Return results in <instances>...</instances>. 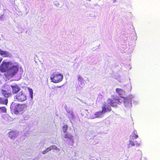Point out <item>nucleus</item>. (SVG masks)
Wrapping results in <instances>:
<instances>
[{
    "label": "nucleus",
    "mask_w": 160,
    "mask_h": 160,
    "mask_svg": "<svg viewBox=\"0 0 160 160\" xmlns=\"http://www.w3.org/2000/svg\"><path fill=\"white\" fill-rule=\"evenodd\" d=\"M19 65L17 62H11L8 73L11 77L14 76L18 71Z\"/></svg>",
    "instance_id": "7ed1b4c3"
},
{
    "label": "nucleus",
    "mask_w": 160,
    "mask_h": 160,
    "mask_svg": "<svg viewBox=\"0 0 160 160\" xmlns=\"http://www.w3.org/2000/svg\"><path fill=\"white\" fill-rule=\"evenodd\" d=\"M11 93L5 88H2L0 89V103L3 104H7L8 103L7 98L11 95Z\"/></svg>",
    "instance_id": "f257e3e1"
},
{
    "label": "nucleus",
    "mask_w": 160,
    "mask_h": 160,
    "mask_svg": "<svg viewBox=\"0 0 160 160\" xmlns=\"http://www.w3.org/2000/svg\"><path fill=\"white\" fill-rule=\"evenodd\" d=\"M68 126L66 125H64L62 127V131L64 133H66L67 132Z\"/></svg>",
    "instance_id": "f3484780"
},
{
    "label": "nucleus",
    "mask_w": 160,
    "mask_h": 160,
    "mask_svg": "<svg viewBox=\"0 0 160 160\" xmlns=\"http://www.w3.org/2000/svg\"><path fill=\"white\" fill-rule=\"evenodd\" d=\"M8 87V86H6V88H7Z\"/></svg>",
    "instance_id": "c85d7f7f"
},
{
    "label": "nucleus",
    "mask_w": 160,
    "mask_h": 160,
    "mask_svg": "<svg viewBox=\"0 0 160 160\" xmlns=\"http://www.w3.org/2000/svg\"><path fill=\"white\" fill-rule=\"evenodd\" d=\"M11 62H5L3 61L0 67V69L1 71L2 72H8Z\"/></svg>",
    "instance_id": "0eeeda50"
},
{
    "label": "nucleus",
    "mask_w": 160,
    "mask_h": 160,
    "mask_svg": "<svg viewBox=\"0 0 160 160\" xmlns=\"http://www.w3.org/2000/svg\"><path fill=\"white\" fill-rule=\"evenodd\" d=\"M6 108L4 107H0V112L6 113Z\"/></svg>",
    "instance_id": "a211bd4d"
},
{
    "label": "nucleus",
    "mask_w": 160,
    "mask_h": 160,
    "mask_svg": "<svg viewBox=\"0 0 160 160\" xmlns=\"http://www.w3.org/2000/svg\"><path fill=\"white\" fill-rule=\"evenodd\" d=\"M137 133V131L136 130H134L133 132V137L135 139H136L138 137V136L136 134Z\"/></svg>",
    "instance_id": "412c9836"
},
{
    "label": "nucleus",
    "mask_w": 160,
    "mask_h": 160,
    "mask_svg": "<svg viewBox=\"0 0 160 160\" xmlns=\"http://www.w3.org/2000/svg\"><path fill=\"white\" fill-rule=\"evenodd\" d=\"M78 83V86L81 88L83 87L84 85V80L83 78L80 75L77 76Z\"/></svg>",
    "instance_id": "1a4fd4ad"
},
{
    "label": "nucleus",
    "mask_w": 160,
    "mask_h": 160,
    "mask_svg": "<svg viewBox=\"0 0 160 160\" xmlns=\"http://www.w3.org/2000/svg\"><path fill=\"white\" fill-rule=\"evenodd\" d=\"M47 152H47V151H46V149L45 150H44L42 152V153L43 154H45Z\"/></svg>",
    "instance_id": "393cba45"
},
{
    "label": "nucleus",
    "mask_w": 160,
    "mask_h": 160,
    "mask_svg": "<svg viewBox=\"0 0 160 160\" xmlns=\"http://www.w3.org/2000/svg\"><path fill=\"white\" fill-rule=\"evenodd\" d=\"M8 134L9 137L13 139L15 136V133L14 132H10Z\"/></svg>",
    "instance_id": "dca6fc26"
},
{
    "label": "nucleus",
    "mask_w": 160,
    "mask_h": 160,
    "mask_svg": "<svg viewBox=\"0 0 160 160\" xmlns=\"http://www.w3.org/2000/svg\"><path fill=\"white\" fill-rule=\"evenodd\" d=\"M124 104L126 107L129 108H131L132 105V100L134 98L133 96L131 95L129 96L126 98H122Z\"/></svg>",
    "instance_id": "39448f33"
},
{
    "label": "nucleus",
    "mask_w": 160,
    "mask_h": 160,
    "mask_svg": "<svg viewBox=\"0 0 160 160\" xmlns=\"http://www.w3.org/2000/svg\"><path fill=\"white\" fill-rule=\"evenodd\" d=\"M63 75L58 72L53 73L50 77V79L52 82L55 83H57L61 82L63 80Z\"/></svg>",
    "instance_id": "20e7f679"
},
{
    "label": "nucleus",
    "mask_w": 160,
    "mask_h": 160,
    "mask_svg": "<svg viewBox=\"0 0 160 160\" xmlns=\"http://www.w3.org/2000/svg\"><path fill=\"white\" fill-rule=\"evenodd\" d=\"M62 137L65 139H68L72 142V143L69 144V145H71L73 142V136L71 133H66L62 135Z\"/></svg>",
    "instance_id": "f8f14e48"
},
{
    "label": "nucleus",
    "mask_w": 160,
    "mask_h": 160,
    "mask_svg": "<svg viewBox=\"0 0 160 160\" xmlns=\"http://www.w3.org/2000/svg\"><path fill=\"white\" fill-rule=\"evenodd\" d=\"M116 91L119 94V95L122 98V96L125 93L124 91L122 90V89L117 88L116 89Z\"/></svg>",
    "instance_id": "4468645a"
},
{
    "label": "nucleus",
    "mask_w": 160,
    "mask_h": 160,
    "mask_svg": "<svg viewBox=\"0 0 160 160\" xmlns=\"http://www.w3.org/2000/svg\"><path fill=\"white\" fill-rule=\"evenodd\" d=\"M111 110V108L110 107H107L105 106L103 107L102 111H99L96 112L95 113L97 116V118H100L102 117V115L105 113L106 112L108 111H110Z\"/></svg>",
    "instance_id": "6e6552de"
},
{
    "label": "nucleus",
    "mask_w": 160,
    "mask_h": 160,
    "mask_svg": "<svg viewBox=\"0 0 160 160\" xmlns=\"http://www.w3.org/2000/svg\"><path fill=\"white\" fill-rule=\"evenodd\" d=\"M135 145V143L134 142L132 141L131 140H130L129 141V147H132Z\"/></svg>",
    "instance_id": "aec40b11"
},
{
    "label": "nucleus",
    "mask_w": 160,
    "mask_h": 160,
    "mask_svg": "<svg viewBox=\"0 0 160 160\" xmlns=\"http://www.w3.org/2000/svg\"><path fill=\"white\" fill-rule=\"evenodd\" d=\"M0 55L3 58L12 57V54L9 52L6 51H3L0 49Z\"/></svg>",
    "instance_id": "9d476101"
},
{
    "label": "nucleus",
    "mask_w": 160,
    "mask_h": 160,
    "mask_svg": "<svg viewBox=\"0 0 160 160\" xmlns=\"http://www.w3.org/2000/svg\"><path fill=\"white\" fill-rule=\"evenodd\" d=\"M29 92L30 97L32 99L33 98V91L32 89H29Z\"/></svg>",
    "instance_id": "4be33fe9"
},
{
    "label": "nucleus",
    "mask_w": 160,
    "mask_h": 160,
    "mask_svg": "<svg viewBox=\"0 0 160 160\" xmlns=\"http://www.w3.org/2000/svg\"><path fill=\"white\" fill-rule=\"evenodd\" d=\"M121 101H122V100L116 98L115 99L114 98V100H108V102L110 105L112 106L115 107L116 106V104L119 103V102H121Z\"/></svg>",
    "instance_id": "9b49d317"
},
{
    "label": "nucleus",
    "mask_w": 160,
    "mask_h": 160,
    "mask_svg": "<svg viewBox=\"0 0 160 160\" xmlns=\"http://www.w3.org/2000/svg\"><path fill=\"white\" fill-rule=\"evenodd\" d=\"M12 89V92L13 94L17 93L20 89V88L17 84H13L11 85Z\"/></svg>",
    "instance_id": "ddd939ff"
},
{
    "label": "nucleus",
    "mask_w": 160,
    "mask_h": 160,
    "mask_svg": "<svg viewBox=\"0 0 160 160\" xmlns=\"http://www.w3.org/2000/svg\"><path fill=\"white\" fill-rule=\"evenodd\" d=\"M27 107L26 104H19L12 103L11 106V108L13 109L14 113L16 114L22 113L25 110Z\"/></svg>",
    "instance_id": "f03ea898"
},
{
    "label": "nucleus",
    "mask_w": 160,
    "mask_h": 160,
    "mask_svg": "<svg viewBox=\"0 0 160 160\" xmlns=\"http://www.w3.org/2000/svg\"><path fill=\"white\" fill-rule=\"evenodd\" d=\"M52 149H54L57 150L58 152L60 151L59 148H58L57 146L55 145H52L51 146Z\"/></svg>",
    "instance_id": "6ab92c4d"
},
{
    "label": "nucleus",
    "mask_w": 160,
    "mask_h": 160,
    "mask_svg": "<svg viewBox=\"0 0 160 160\" xmlns=\"http://www.w3.org/2000/svg\"><path fill=\"white\" fill-rule=\"evenodd\" d=\"M95 118H97L96 113L91 115L90 117V118L91 119H93Z\"/></svg>",
    "instance_id": "5701e85b"
},
{
    "label": "nucleus",
    "mask_w": 160,
    "mask_h": 160,
    "mask_svg": "<svg viewBox=\"0 0 160 160\" xmlns=\"http://www.w3.org/2000/svg\"><path fill=\"white\" fill-rule=\"evenodd\" d=\"M46 151H47V152H48V151H50L51 150H52V149H51V146L50 147H49V148H47L46 149Z\"/></svg>",
    "instance_id": "b1692460"
},
{
    "label": "nucleus",
    "mask_w": 160,
    "mask_h": 160,
    "mask_svg": "<svg viewBox=\"0 0 160 160\" xmlns=\"http://www.w3.org/2000/svg\"><path fill=\"white\" fill-rule=\"evenodd\" d=\"M135 145H136L137 146H139L140 145V143H138L137 142H135Z\"/></svg>",
    "instance_id": "a878e982"
},
{
    "label": "nucleus",
    "mask_w": 160,
    "mask_h": 160,
    "mask_svg": "<svg viewBox=\"0 0 160 160\" xmlns=\"http://www.w3.org/2000/svg\"><path fill=\"white\" fill-rule=\"evenodd\" d=\"M137 103V101H135V104H136Z\"/></svg>",
    "instance_id": "cd10ccee"
},
{
    "label": "nucleus",
    "mask_w": 160,
    "mask_h": 160,
    "mask_svg": "<svg viewBox=\"0 0 160 160\" xmlns=\"http://www.w3.org/2000/svg\"><path fill=\"white\" fill-rule=\"evenodd\" d=\"M67 112L68 113V117L70 119H72L73 118V115L72 112L71 111H68L66 109Z\"/></svg>",
    "instance_id": "2eb2a0df"
},
{
    "label": "nucleus",
    "mask_w": 160,
    "mask_h": 160,
    "mask_svg": "<svg viewBox=\"0 0 160 160\" xmlns=\"http://www.w3.org/2000/svg\"><path fill=\"white\" fill-rule=\"evenodd\" d=\"M15 99L16 101L23 102L26 100L27 97L24 92H20L16 95Z\"/></svg>",
    "instance_id": "423d86ee"
},
{
    "label": "nucleus",
    "mask_w": 160,
    "mask_h": 160,
    "mask_svg": "<svg viewBox=\"0 0 160 160\" xmlns=\"http://www.w3.org/2000/svg\"><path fill=\"white\" fill-rule=\"evenodd\" d=\"M2 58L0 57V63H1V62L2 61Z\"/></svg>",
    "instance_id": "bb28decb"
}]
</instances>
